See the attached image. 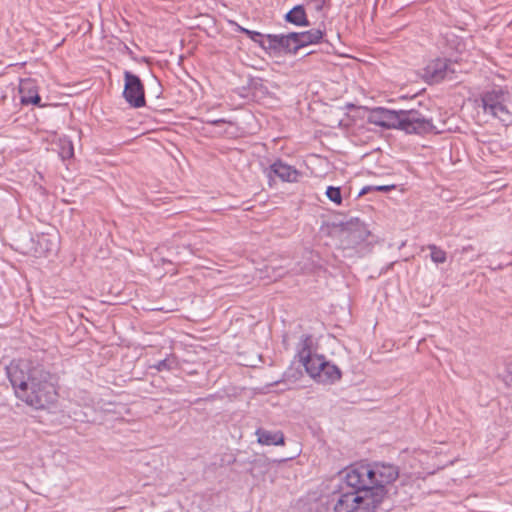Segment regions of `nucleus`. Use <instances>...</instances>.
<instances>
[{"mask_svg": "<svg viewBox=\"0 0 512 512\" xmlns=\"http://www.w3.org/2000/svg\"><path fill=\"white\" fill-rule=\"evenodd\" d=\"M399 478V467L386 462L360 463L346 471L334 512H376Z\"/></svg>", "mask_w": 512, "mask_h": 512, "instance_id": "f257e3e1", "label": "nucleus"}, {"mask_svg": "<svg viewBox=\"0 0 512 512\" xmlns=\"http://www.w3.org/2000/svg\"><path fill=\"white\" fill-rule=\"evenodd\" d=\"M6 374L16 396L34 409H47L57 402L58 378L37 359H14Z\"/></svg>", "mask_w": 512, "mask_h": 512, "instance_id": "f03ea898", "label": "nucleus"}, {"mask_svg": "<svg viewBox=\"0 0 512 512\" xmlns=\"http://www.w3.org/2000/svg\"><path fill=\"white\" fill-rule=\"evenodd\" d=\"M367 122L384 129H397L407 134L427 135L436 130L433 119L416 109L392 110L385 107L369 109Z\"/></svg>", "mask_w": 512, "mask_h": 512, "instance_id": "7ed1b4c3", "label": "nucleus"}, {"mask_svg": "<svg viewBox=\"0 0 512 512\" xmlns=\"http://www.w3.org/2000/svg\"><path fill=\"white\" fill-rule=\"evenodd\" d=\"M329 226L339 238V249L344 257L359 253L357 248L371 235L367 225L358 217H351L347 221H333Z\"/></svg>", "mask_w": 512, "mask_h": 512, "instance_id": "20e7f679", "label": "nucleus"}, {"mask_svg": "<svg viewBox=\"0 0 512 512\" xmlns=\"http://www.w3.org/2000/svg\"><path fill=\"white\" fill-rule=\"evenodd\" d=\"M509 96L510 93L506 86L493 84L490 89L482 91L480 101L484 113L498 118L503 123H511L512 114L506 105Z\"/></svg>", "mask_w": 512, "mask_h": 512, "instance_id": "39448f33", "label": "nucleus"}, {"mask_svg": "<svg viewBox=\"0 0 512 512\" xmlns=\"http://www.w3.org/2000/svg\"><path fill=\"white\" fill-rule=\"evenodd\" d=\"M303 368L312 379L321 384H334L342 377L340 368L326 360L324 355L315 354L314 358L306 356V365Z\"/></svg>", "mask_w": 512, "mask_h": 512, "instance_id": "423d86ee", "label": "nucleus"}, {"mask_svg": "<svg viewBox=\"0 0 512 512\" xmlns=\"http://www.w3.org/2000/svg\"><path fill=\"white\" fill-rule=\"evenodd\" d=\"M457 70L455 62L449 58H435L428 62L423 69L422 78L429 85H435L444 80H455Z\"/></svg>", "mask_w": 512, "mask_h": 512, "instance_id": "0eeeda50", "label": "nucleus"}, {"mask_svg": "<svg viewBox=\"0 0 512 512\" xmlns=\"http://www.w3.org/2000/svg\"><path fill=\"white\" fill-rule=\"evenodd\" d=\"M123 97L133 108H141L146 105L145 87L140 77L131 71H124Z\"/></svg>", "mask_w": 512, "mask_h": 512, "instance_id": "6e6552de", "label": "nucleus"}, {"mask_svg": "<svg viewBox=\"0 0 512 512\" xmlns=\"http://www.w3.org/2000/svg\"><path fill=\"white\" fill-rule=\"evenodd\" d=\"M27 243L20 247L22 253L32 254L36 257L48 256L58 249L56 239L49 234H37L35 237L30 233L27 235Z\"/></svg>", "mask_w": 512, "mask_h": 512, "instance_id": "1a4fd4ad", "label": "nucleus"}, {"mask_svg": "<svg viewBox=\"0 0 512 512\" xmlns=\"http://www.w3.org/2000/svg\"><path fill=\"white\" fill-rule=\"evenodd\" d=\"M266 175L270 180L273 179V176H276L283 182L296 183L300 181L304 174L282 159H277L266 169Z\"/></svg>", "mask_w": 512, "mask_h": 512, "instance_id": "9d476101", "label": "nucleus"}, {"mask_svg": "<svg viewBox=\"0 0 512 512\" xmlns=\"http://www.w3.org/2000/svg\"><path fill=\"white\" fill-rule=\"evenodd\" d=\"M20 102L22 105H34L43 107L41 104V97L38 92V87L35 80L23 79L19 84Z\"/></svg>", "mask_w": 512, "mask_h": 512, "instance_id": "9b49d317", "label": "nucleus"}, {"mask_svg": "<svg viewBox=\"0 0 512 512\" xmlns=\"http://www.w3.org/2000/svg\"><path fill=\"white\" fill-rule=\"evenodd\" d=\"M294 35H296L294 48H297V51H299L306 46L321 43L325 36V31L320 28H313L303 32H294Z\"/></svg>", "mask_w": 512, "mask_h": 512, "instance_id": "f8f14e48", "label": "nucleus"}, {"mask_svg": "<svg viewBox=\"0 0 512 512\" xmlns=\"http://www.w3.org/2000/svg\"><path fill=\"white\" fill-rule=\"evenodd\" d=\"M255 434L258 443L261 445L279 446L285 444V436L282 431H269L264 428H258Z\"/></svg>", "mask_w": 512, "mask_h": 512, "instance_id": "ddd939ff", "label": "nucleus"}, {"mask_svg": "<svg viewBox=\"0 0 512 512\" xmlns=\"http://www.w3.org/2000/svg\"><path fill=\"white\" fill-rule=\"evenodd\" d=\"M284 20L290 24L300 27H307L310 25L305 7L301 4L294 6L284 15Z\"/></svg>", "mask_w": 512, "mask_h": 512, "instance_id": "4468645a", "label": "nucleus"}, {"mask_svg": "<svg viewBox=\"0 0 512 512\" xmlns=\"http://www.w3.org/2000/svg\"><path fill=\"white\" fill-rule=\"evenodd\" d=\"M295 37L294 32H290L287 34H277V39H275L278 46V55L281 53L287 55H296L298 53L297 48L295 47Z\"/></svg>", "mask_w": 512, "mask_h": 512, "instance_id": "2eb2a0df", "label": "nucleus"}, {"mask_svg": "<svg viewBox=\"0 0 512 512\" xmlns=\"http://www.w3.org/2000/svg\"><path fill=\"white\" fill-rule=\"evenodd\" d=\"M311 346H312V336L309 334L302 335L301 342H300V348L298 350V357L300 359L301 365L304 367L306 365V356H309L310 358H314L315 354L311 353Z\"/></svg>", "mask_w": 512, "mask_h": 512, "instance_id": "dca6fc26", "label": "nucleus"}, {"mask_svg": "<svg viewBox=\"0 0 512 512\" xmlns=\"http://www.w3.org/2000/svg\"><path fill=\"white\" fill-rule=\"evenodd\" d=\"M157 371H170L178 367L177 357L173 354L169 355L163 360L158 361L156 364L152 366Z\"/></svg>", "mask_w": 512, "mask_h": 512, "instance_id": "f3484780", "label": "nucleus"}, {"mask_svg": "<svg viewBox=\"0 0 512 512\" xmlns=\"http://www.w3.org/2000/svg\"><path fill=\"white\" fill-rule=\"evenodd\" d=\"M430 250V258L435 264H443L447 260V253L435 244L427 245Z\"/></svg>", "mask_w": 512, "mask_h": 512, "instance_id": "a211bd4d", "label": "nucleus"}, {"mask_svg": "<svg viewBox=\"0 0 512 512\" xmlns=\"http://www.w3.org/2000/svg\"><path fill=\"white\" fill-rule=\"evenodd\" d=\"M264 38L266 41H263L261 48L269 55H278L277 42H274L277 39V34H267Z\"/></svg>", "mask_w": 512, "mask_h": 512, "instance_id": "6ab92c4d", "label": "nucleus"}, {"mask_svg": "<svg viewBox=\"0 0 512 512\" xmlns=\"http://www.w3.org/2000/svg\"><path fill=\"white\" fill-rule=\"evenodd\" d=\"M303 366L301 365V363L299 362V365L298 367H293V366H290L283 374V377L286 381H292V382H296L297 380H299L302 375H303V372H302V368Z\"/></svg>", "mask_w": 512, "mask_h": 512, "instance_id": "aec40b11", "label": "nucleus"}, {"mask_svg": "<svg viewBox=\"0 0 512 512\" xmlns=\"http://www.w3.org/2000/svg\"><path fill=\"white\" fill-rule=\"evenodd\" d=\"M326 196L330 201L337 205L342 203V192L340 187L328 186L326 189Z\"/></svg>", "mask_w": 512, "mask_h": 512, "instance_id": "412c9836", "label": "nucleus"}, {"mask_svg": "<svg viewBox=\"0 0 512 512\" xmlns=\"http://www.w3.org/2000/svg\"><path fill=\"white\" fill-rule=\"evenodd\" d=\"M59 156L62 160H67L74 156V147L71 141L65 140L61 142Z\"/></svg>", "mask_w": 512, "mask_h": 512, "instance_id": "4be33fe9", "label": "nucleus"}, {"mask_svg": "<svg viewBox=\"0 0 512 512\" xmlns=\"http://www.w3.org/2000/svg\"><path fill=\"white\" fill-rule=\"evenodd\" d=\"M245 35L260 47L262 46L265 35L261 32L247 29V31H245Z\"/></svg>", "mask_w": 512, "mask_h": 512, "instance_id": "5701e85b", "label": "nucleus"}, {"mask_svg": "<svg viewBox=\"0 0 512 512\" xmlns=\"http://www.w3.org/2000/svg\"><path fill=\"white\" fill-rule=\"evenodd\" d=\"M202 121L204 123L212 125V126H220L222 124H230V125L233 124L230 120H227V119H224V118L213 119V117H210V118H207V119L202 120Z\"/></svg>", "mask_w": 512, "mask_h": 512, "instance_id": "b1692460", "label": "nucleus"}, {"mask_svg": "<svg viewBox=\"0 0 512 512\" xmlns=\"http://www.w3.org/2000/svg\"><path fill=\"white\" fill-rule=\"evenodd\" d=\"M503 381L506 385L512 387V363L506 365L505 373L503 374Z\"/></svg>", "mask_w": 512, "mask_h": 512, "instance_id": "393cba45", "label": "nucleus"}, {"mask_svg": "<svg viewBox=\"0 0 512 512\" xmlns=\"http://www.w3.org/2000/svg\"><path fill=\"white\" fill-rule=\"evenodd\" d=\"M374 191L382 192V193H388L396 189L395 184H388V185H374L373 186Z\"/></svg>", "mask_w": 512, "mask_h": 512, "instance_id": "a878e982", "label": "nucleus"}, {"mask_svg": "<svg viewBox=\"0 0 512 512\" xmlns=\"http://www.w3.org/2000/svg\"><path fill=\"white\" fill-rule=\"evenodd\" d=\"M373 186H374V185H369V186H365V187H363V188L360 190V192H359V196H362V195H365V194H367V193H369V192L374 191Z\"/></svg>", "mask_w": 512, "mask_h": 512, "instance_id": "bb28decb", "label": "nucleus"}, {"mask_svg": "<svg viewBox=\"0 0 512 512\" xmlns=\"http://www.w3.org/2000/svg\"><path fill=\"white\" fill-rule=\"evenodd\" d=\"M230 24L235 26V31L237 32L245 34V31H247V28L240 26L238 23L234 21H230Z\"/></svg>", "mask_w": 512, "mask_h": 512, "instance_id": "cd10ccee", "label": "nucleus"}]
</instances>
